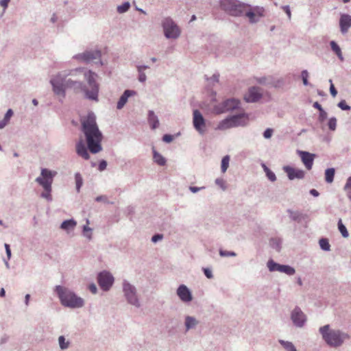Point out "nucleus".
I'll return each mask as SVG.
<instances>
[{
	"instance_id": "1",
	"label": "nucleus",
	"mask_w": 351,
	"mask_h": 351,
	"mask_svg": "<svg viewBox=\"0 0 351 351\" xmlns=\"http://www.w3.org/2000/svg\"><path fill=\"white\" fill-rule=\"evenodd\" d=\"M97 77V75L95 73L89 72L88 79H85L88 88L82 82V80L77 81L66 80L65 81L60 75L58 77H51L50 84L53 93L61 98L65 97L66 89H71L75 93H84V97L87 99L98 101L99 85L96 81Z\"/></svg>"
},
{
	"instance_id": "2",
	"label": "nucleus",
	"mask_w": 351,
	"mask_h": 351,
	"mask_svg": "<svg viewBox=\"0 0 351 351\" xmlns=\"http://www.w3.org/2000/svg\"><path fill=\"white\" fill-rule=\"evenodd\" d=\"M82 131L84 133L88 150L92 154H97L102 149L101 143L103 134L96 122V116L93 112L81 119Z\"/></svg>"
},
{
	"instance_id": "3",
	"label": "nucleus",
	"mask_w": 351,
	"mask_h": 351,
	"mask_svg": "<svg viewBox=\"0 0 351 351\" xmlns=\"http://www.w3.org/2000/svg\"><path fill=\"white\" fill-rule=\"evenodd\" d=\"M55 292L62 306L70 308H80L84 306V300L67 287L56 285Z\"/></svg>"
},
{
	"instance_id": "4",
	"label": "nucleus",
	"mask_w": 351,
	"mask_h": 351,
	"mask_svg": "<svg viewBox=\"0 0 351 351\" xmlns=\"http://www.w3.org/2000/svg\"><path fill=\"white\" fill-rule=\"evenodd\" d=\"M319 332L326 343L332 348L340 347L346 340L350 338L346 332L338 329H331L329 324L320 327Z\"/></svg>"
},
{
	"instance_id": "5",
	"label": "nucleus",
	"mask_w": 351,
	"mask_h": 351,
	"mask_svg": "<svg viewBox=\"0 0 351 351\" xmlns=\"http://www.w3.org/2000/svg\"><path fill=\"white\" fill-rule=\"evenodd\" d=\"M57 174L56 171H51L47 168H42L40 172V176L36 178L35 181L40 185L44 192L40 194L41 197L46 199L47 201L51 202L52 200L51 193V185L53 183V178Z\"/></svg>"
},
{
	"instance_id": "6",
	"label": "nucleus",
	"mask_w": 351,
	"mask_h": 351,
	"mask_svg": "<svg viewBox=\"0 0 351 351\" xmlns=\"http://www.w3.org/2000/svg\"><path fill=\"white\" fill-rule=\"evenodd\" d=\"M219 6L227 14L234 17L244 16L245 8L250 7L239 0H220Z\"/></svg>"
},
{
	"instance_id": "7",
	"label": "nucleus",
	"mask_w": 351,
	"mask_h": 351,
	"mask_svg": "<svg viewBox=\"0 0 351 351\" xmlns=\"http://www.w3.org/2000/svg\"><path fill=\"white\" fill-rule=\"evenodd\" d=\"M247 120L248 116L245 113L229 116L219 123L217 129L226 130L232 128L245 126L247 125Z\"/></svg>"
},
{
	"instance_id": "8",
	"label": "nucleus",
	"mask_w": 351,
	"mask_h": 351,
	"mask_svg": "<svg viewBox=\"0 0 351 351\" xmlns=\"http://www.w3.org/2000/svg\"><path fill=\"white\" fill-rule=\"evenodd\" d=\"M122 291L128 304L136 308L141 307V302L138 295L136 287L128 280L122 282Z\"/></svg>"
},
{
	"instance_id": "9",
	"label": "nucleus",
	"mask_w": 351,
	"mask_h": 351,
	"mask_svg": "<svg viewBox=\"0 0 351 351\" xmlns=\"http://www.w3.org/2000/svg\"><path fill=\"white\" fill-rule=\"evenodd\" d=\"M90 71H86V69L79 67L70 70H64L58 72L56 75H53L51 77H58L60 75L65 81L66 80H72L77 81L84 79H88V74Z\"/></svg>"
},
{
	"instance_id": "10",
	"label": "nucleus",
	"mask_w": 351,
	"mask_h": 351,
	"mask_svg": "<svg viewBox=\"0 0 351 351\" xmlns=\"http://www.w3.org/2000/svg\"><path fill=\"white\" fill-rule=\"evenodd\" d=\"M165 36L167 38L176 39L180 35V30L176 23L169 17L162 22Z\"/></svg>"
},
{
	"instance_id": "11",
	"label": "nucleus",
	"mask_w": 351,
	"mask_h": 351,
	"mask_svg": "<svg viewBox=\"0 0 351 351\" xmlns=\"http://www.w3.org/2000/svg\"><path fill=\"white\" fill-rule=\"evenodd\" d=\"M101 52L100 50L86 51L84 53L75 55L73 58L77 60L86 63L95 62L98 60L100 65L103 64L101 60Z\"/></svg>"
},
{
	"instance_id": "12",
	"label": "nucleus",
	"mask_w": 351,
	"mask_h": 351,
	"mask_svg": "<svg viewBox=\"0 0 351 351\" xmlns=\"http://www.w3.org/2000/svg\"><path fill=\"white\" fill-rule=\"evenodd\" d=\"M97 282L104 291H108L112 287L114 278L112 274L104 270L97 275Z\"/></svg>"
},
{
	"instance_id": "13",
	"label": "nucleus",
	"mask_w": 351,
	"mask_h": 351,
	"mask_svg": "<svg viewBox=\"0 0 351 351\" xmlns=\"http://www.w3.org/2000/svg\"><path fill=\"white\" fill-rule=\"evenodd\" d=\"M239 100L234 98H230L223 101L221 104L215 106L214 110L216 113L221 114L237 109L239 107Z\"/></svg>"
},
{
	"instance_id": "14",
	"label": "nucleus",
	"mask_w": 351,
	"mask_h": 351,
	"mask_svg": "<svg viewBox=\"0 0 351 351\" xmlns=\"http://www.w3.org/2000/svg\"><path fill=\"white\" fill-rule=\"evenodd\" d=\"M267 266L270 271H280L289 276H292L295 273V269L287 265H280L270 259L267 263Z\"/></svg>"
},
{
	"instance_id": "15",
	"label": "nucleus",
	"mask_w": 351,
	"mask_h": 351,
	"mask_svg": "<svg viewBox=\"0 0 351 351\" xmlns=\"http://www.w3.org/2000/svg\"><path fill=\"white\" fill-rule=\"evenodd\" d=\"M193 124L194 128L201 135L206 132V120L199 110H194L193 112Z\"/></svg>"
},
{
	"instance_id": "16",
	"label": "nucleus",
	"mask_w": 351,
	"mask_h": 351,
	"mask_svg": "<svg viewBox=\"0 0 351 351\" xmlns=\"http://www.w3.org/2000/svg\"><path fill=\"white\" fill-rule=\"evenodd\" d=\"M291 319L295 326L302 328L306 322V316L300 307L295 306L291 313Z\"/></svg>"
},
{
	"instance_id": "17",
	"label": "nucleus",
	"mask_w": 351,
	"mask_h": 351,
	"mask_svg": "<svg viewBox=\"0 0 351 351\" xmlns=\"http://www.w3.org/2000/svg\"><path fill=\"white\" fill-rule=\"evenodd\" d=\"M282 169L287 173V177L290 180H293L295 179H303L305 176L304 170L295 169L291 166H284Z\"/></svg>"
},
{
	"instance_id": "18",
	"label": "nucleus",
	"mask_w": 351,
	"mask_h": 351,
	"mask_svg": "<svg viewBox=\"0 0 351 351\" xmlns=\"http://www.w3.org/2000/svg\"><path fill=\"white\" fill-rule=\"evenodd\" d=\"M176 293L183 302H190L193 300L192 293L185 285H180L177 289Z\"/></svg>"
},
{
	"instance_id": "19",
	"label": "nucleus",
	"mask_w": 351,
	"mask_h": 351,
	"mask_svg": "<svg viewBox=\"0 0 351 351\" xmlns=\"http://www.w3.org/2000/svg\"><path fill=\"white\" fill-rule=\"evenodd\" d=\"M261 88L257 86H252L249 88L247 93L244 96V99L248 103H254L258 101L262 97Z\"/></svg>"
},
{
	"instance_id": "20",
	"label": "nucleus",
	"mask_w": 351,
	"mask_h": 351,
	"mask_svg": "<svg viewBox=\"0 0 351 351\" xmlns=\"http://www.w3.org/2000/svg\"><path fill=\"white\" fill-rule=\"evenodd\" d=\"M298 154L300 156L302 162L304 165L305 167L308 170H311L313 165V161L315 155L306 151L300 150H298Z\"/></svg>"
},
{
	"instance_id": "21",
	"label": "nucleus",
	"mask_w": 351,
	"mask_h": 351,
	"mask_svg": "<svg viewBox=\"0 0 351 351\" xmlns=\"http://www.w3.org/2000/svg\"><path fill=\"white\" fill-rule=\"evenodd\" d=\"M339 26L342 34L348 32L351 27V16L348 14H342L339 19Z\"/></svg>"
},
{
	"instance_id": "22",
	"label": "nucleus",
	"mask_w": 351,
	"mask_h": 351,
	"mask_svg": "<svg viewBox=\"0 0 351 351\" xmlns=\"http://www.w3.org/2000/svg\"><path fill=\"white\" fill-rule=\"evenodd\" d=\"M134 95H136V92L134 90H128V89L125 90L123 92V93L121 95V96L120 97V98L117 102V108L119 110L122 109L124 107V106L125 105V104L127 103L128 98L130 96H132Z\"/></svg>"
},
{
	"instance_id": "23",
	"label": "nucleus",
	"mask_w": 351,
	"mask_h": 351,
	"mask_svg": "<svg viewBox=\"0 0 351 351\" xmlns=\"http://www.w3.org/2000/svg\"><path fill=\"white\" fill-rule=\"evenodd\" d=\"M287 213L289 214V218L295 222L300 223L303 220L308 218L306 214H304L298 210H293L291 209H287Z\"/></svg>"
},
{
	"instance_id": "24",
	"label": "nucleus",
	"mask_w": 351,
	"mask_h": 351,
	"mask_svg": "<svg viewBox=\"0 0 351 351\" xmlns=\"http://www.w3.org/2000/svg\"><path fill=\"white\" fill-rule=\"evenodd\" d=\"M76 152L80 156L82 157L85 160H88L90 158L87 148L86 147L85 144L82 139L80 140L76 144Z\"/></svg>"
},
{
	"instance_id": "25",
	"label": "nucleus",
	"mask_w": 351,
	"mask_h": 351,
	"mask_svg": "<svg viewBox=\"0 0 351 351\" xmlns=\"http://www.w3.org/2000/svg\"><path fill=\"white\" fill-rule=\"evenodd\" d=\"M147 121L152 130H156L159 127L160 123L158 117L153 110L148 111Z\"/></svg>"
},
{
	"instance_id": "26",
	"label": "nucleus",
	"mask_w": 351,
	"mask_h": 351,
	"mask_svg": "<svg viewBox=\"0 0 351 351\" xmlns=\"http://www.w3.org/2000/svg\"><path fill=\"white\" fill-rule=\"evenodd\" d=\"M198 320L193 316L186 315L184 319V326L186 332L194 329L198 325Z\"/></svg>"
},
{
	"instance_id": "27",
	"label": "nucleus",
	"mask_w": 351,
	"mask_h": 351,
	"mask_svg": "<svg viewBox=\"0 0 351 351\" xmlns=\"http://www.w3.org/2000/svg\"><path fill=\"white\" fill-rule=\"evenodd\" d=\"M76 225L77 222L74 219H67L62 221L60 228L69 232L70 230H73Z\"/></svg>"
},
{
	"instance_id": "28",
	"label": "nucleus",
	"mask_w": 351,
	"mask_h": 351,
	"mask_svg": "<svg viewBox=\"0 0 351 351\" xmlns=\"http://www.w3.org/2000/svg\"><path fill=\"white\" fill-rule=\"evenodd\" d=\"M149 66L147 65H136V69L138 71V80L144 83L147 80V76L144 72L145 69H149Z\"/></svg>"
},
{
	"instance_id": "29",
	"label": "nucleus",
	"mask_w": 351,
	"mask_h": 351,
	"mask_svg": "<svg viewBox=\"0 0 351 351\" xmlns=\"http://www.w3.org/2000/svg\"><path fill=\"white\" fill-rule=\"evenodd\" d=\"M330 46L331 47L332 51L337 55L338 58L341 61H343V57L342 55L341 49L339 45L334 40L330 42Z\"/></svg>"
},
{
	"instance_id": "30",
	"label": "nucleus",
	"mask_w": 351,
	"mask_h": 351,
	"mask_svg": "<svg viewBox=\"0 0 351 351\" xmlns=\"http://www.w3.org/2000/svg\"><path fill=\"white\" fill-rule=\"evenodd\" d=\"M153 159L154 161L160 166H164L167 162L165 158L154 149H153Z\"/></svg>"
},
{
	"instance_id": "31",
	"label": "nucleus",
	"mask_w": 351,
	"mask_h": 351,
	"mask_svg": "<svg viewBox=\"0 0 351 351\" xmlns=\"http://www.w3.org/2000/svg\"><path fill=\"white\" fill-rule=\"evenodd\" d=\"M278 343L286 351H298L294 344L291 341L279 339Z\"/></svg>"
},
{
	"instance_id": "32",
	"label": "nucleus",
	"mask_w": 351,
	"mask_h": 351,
	"mask_svg": "<svg viewBox=\"0 0 351 351\" xmlns=\"http://www.w3.org/2000/svg\"><path fill=\"white\" fill-rule=\"evenodd\" d=\"M244 15L249 18L251 23H256L259 21V17L256 16L255 13L248 8H245Z\"/></svg>"
},
{
	"instance_id": "33",
	"label": "nucleus",
	"mask_w": 351,
	"mask_h": 351,
	"mask_svg": "<svg viewBox=\"0 0 351 351\" xmlns=\"http://www.w3.org/2000/svg\"><path fill=\"white\" fill-rule=\"evenodd\" d=\"M335 174V168H328L325 170V180L327 183H332Z\"/></svg>"
},
{
	"instance_id": "34",
	"label": "nucleus",
	"mask_w": 351,
	"mask_h": 351,
	"mask_svg": "<svg viewBox=\"0 0 351 351\" xmlns=\"http://www.w3.org/2000/svg\"><path fill=\"white\" fill-rule=\"evenodd\" d=\"M319 245L320 248L326 252H328L330 250V244L329 243V241L326 238H322L319 240Z\"/></svg>"
},
{
	"instance_id": "35",
	"label": "nucleus",
	"mask_w": 351,
	"mask_h": 351,
	"mask_svg": "<svg viewBox=\"0 0 351 351\" xmlns=\"http://www.w3.org/2000/svg\"><path fill=\"white\" fill-rule=\"evenodd\" d=\"M281 240L277 238H272L270 239L269 244L273 249L277 252H280L281 249Z\"/></svg>"
},
{
	"instance_id": "36",
	"label": "nucleus",
	"mask_w": 351,
	"mask_h": 351,
	"mask_svg": "<svg viewBox=\"0 0 351 351\" xmlns=\"http://www.w3.org/2000/svg\"><path fill=\"white\" fill-rule=\"evenodd\" d=\"M75 180L76 184V191L77 193H79L83 184V178L80 173H76L75 174Z\"/></svg>"
},
{
	"instance_id": "37",
	"label": "nucleus",
	"mask_w": 351,
	"mask_h": 351,
	"mask_svg": "<svg viewBox=\"0 0 351 351\" xmlns=\"http://www.w3.org/2000/svg\"><path fill=\"white\" fill-rule=\"evenodd\" d=\"M229 162H230V156L228 155H226L223 157L221 160V169L223 173H225L228 167H229Z\"/></svg>"
},
{
	"instance_id": "38",
	"label": "nucleus",
	"mask_w": 351,
	"mask_h": 351,
	"mask_svg": "<svg viewBox=\"0 0 351 351\" xmlns=\"http://www.w3.org/2000/svg\"><path fill=\"white\" fill-rule=\"evenodd\" d=\"M130 8V3L129 2H124L120 5L117 6V10L119 14H123L128 11Z\"/></svg>"
},
{
	"instance_id": "39",
	"label": "nucleus",
	"mask_w": 351,
	"mask_h": 351,
	"mask_svg": "<svg viewBox=\"0 0 351 351\" xmlns=\"http://www.w3.org/2000/svg\"><path fill=\"white\" fill-rule=\"evenodd\" d=\"M338 229L344 238L348 237V232L346 227L343 224L341 219L338 221Z\"/></svg>"
},
{
	"instance_id": "40",
	"label": "nucleus",
	"mask_w": 351,
	"mask_h": 351,
	"mask_svg": "<svg viewBox=\"0 0 351 351\" xmlns=\"http://www.w3.org/2000/svg\"><path fill=\"white\" fill-rule=\"evenodd\" d=\"M58 343L61 350H66L68 348L69 346V342L66 341V339L64 336H60L58 337Z\"/></svg>"
},
{
	"instance_id": "41",
	"label": "nucleus",
	"mask_w": 351,
	"mask_h": 351,
	"mask_svg": "<svg viewBox=\"0 0 351 351\" xmlns=\"http://www.w3.org/2000/svg\"><path fill=\"white\" fill-rule=\"evenodd\" d=\"M219 254L221 257H228V256L234 257L237 256V254L233 251H227V250H224L222 249L219 250Z\"/></svg>"
},
{
	"instance_id": "42",
	"label": "nucleus",
	"mask_w": 351,
	"mask_h": 351,
	"mask_svg": "<svg viewBox=\"0 0 351 351\" xmlns=\"http://www.w3.org/2000/svg\"><path fill=\"white\" fill-rule=\"evenodd\" d=\"M328 128L332 130L335 131L336 130L337 126V119L335 117H331L329 119L328 122Z\"/></svg>"
},
{
	"instance_id": "43",
	"label": "nucleus",
	"mask_w": 351,
	"mask_h": 351,
	"mask_svg": "<svg viewBox=\"0 0 351 351\" xmlns=\"http://www.w3.org/2000/svg\"><path fill=\"white\" fill-rule=\"evenodd\" d=\"M301 77H302V82H303V84L304 86H308L309 85V82L308 81V72L307 71V70H303L301 73Z\"/></svg>"
},
{
	"instance_id": "44",
	"label": "nucleus",
	"mask_w": 351,
	"mask_h": 351,
	"mask_svg": "<svg viewBox=\"0 0 351 351\" xmlns=\"http://www.w3.org/2000/svg\"><path fill=\"white\" fill-rule=\"evenodd\" d=\"M337 106L342 110H349L351 107L348 105L345 100H341L337 104Z\"/></svg>"
},
{
	"instance_id": "45",
	"label": "nucleus",
	"mask_w": 351,
	"mask_h": 351,
	"mask_svg": "<svg viewBox=\"0 0 351 351\" xmlns=\"http://www.w3.org/2000/svg\"><path fill=\"white\" fill-rule=\"evenodd\" d=\"M91 232L92 229L89 228L88 226L85 225L83 226V233L84 237H86L88 239L91 238Z\"/></svg>"
},
{
	"instance_id": "46",
	"label": "nucleus",
	"mask_w": 351,
	"mask_h": 351,
	"mask_svg": "<svg viewBox=\"0 0 351 351\" xmlns=\"http://www.w3.org/2000/svg\"><path fill=\"white\" fill-rule=\"evenodd\" d=\"M267 178L271 181V182H275L276 180V174L271 171L270 169L268 170L267 172H265Z\"/></svg>"
},
{
	"instance_id": "47",
	"label": "nucleus",
	"mask_w": 351,
	"mask_h": 351,
	"mask_svg": "<svg viewBox=\"0 0 351 351\" xmlns=\"http://www.w3.org/2000/svg\"><path fill=\"white\" fill-rule=\"evenodd\" d=\"M273 132H274L273 129L267 128L264 131V132L263 134V137L266 139L270 138L273 134Z\"/></svg>"
},
{
	"instance_id": "48",
	"label": "nucleus",
	"mask_w": 351,
	"mask_h": 351,
	"mask_svg": "<svg viewBox=\"0 0 351 351\" xmlns=\"http://www.w3.org/2000/svg\"><path fill=\"white\" fill-rule=\"evenodd\" d=\"M14 112L12 109H8L4 115L3 120L9 123L10 118L12 117Z\"/></svg>"
},
{
	"instance_id": "49",
	"label": "nucleus",
	"mask_w": 351,
	"mask_h": 351,
	"mask_svg": "<svg viewBox=\"0 0 351 351\" xmlns=\"http://www.w3.org/2000/svg\"><path fill=\"white\" fill-rule=\"evenodd\" d=\"M319 112V114L318 119L320 122H323L327 118L328 114L324 109H322V110H320Z\"/></svg>"
},
{
	"instance_id": "50",
	"label": "nucleus",
	"mask_w": 351,
	"mask_h": 351,
	"mask_svg": "<svg viewBox=\"0 0 351 351\" xmlns=\"http://www.w3.org/2000/svg\"><path fill=\"white\" fill-rule=\"evenodd\" d=\"M215 184L218 185L219 187H221L223 190H226V186L225 185V182L221 178H217L215 180Z\"/></svg>"
},
{
	"instance_id": "51",
	"label": "nucleus",
	"mask_w": 351,
	"mask_h": 351,
	"mask_svg": "<svg viewBox=\"0 0 351 351\" xmlns=\"http://www.w3.org/2000/svg\"><path fill=\"white\" fill-rule=\"evenodd\" d=\"M107 167V162L105 160H101L99 161V165H98V169L100 171H103L106 169Z\"/></svg>"
},
{
	"instance_id": "52",
	"label": "nucleus",
	"mask_w": 351,
	"mask_h": 351,
	"mask_svg": "<svg viewBox=\"0 0 351 351\" xmlns=\"http://www.w3.org/2000/svg\"><path fill=\"white\" fill-rule=\"evenodd\" d=\"M203 271L207 278L212 279L213 278V272L209 268H203Z\"/></svg>"
},
{
	"instance_id": "53",
	"label": "nucleus",
	"mask_w": 351,
	"mask_h": 351,
	"mask_svg": "<svg viewBox=\"0 0 351 351\" xmlns=\"http://www.w3.org/2000/svg\"><path fill=\"white\" fill-rule=\"evenodd\" d=\"M173 140V136L171 134H165L162 136V141L165 143H169Z\"/></svg>"
},
{
	"instance_id": "54",
	"label": "nucleus",
	"mask_w": 351,
	"mask_h": 351,
	"mask_svg": "<svg viewBox=\"0 0 351 351\" xmlns=\"http://www.w3.org/2000/svg\"><path fill=\"white\" fill-rule=\"evenodd\" d=\"M163 238V236L162 234H155L154 236H152V241L153 243H156L158 242V241H160L162 240Z\"/></svg>"
},
{
	"instance_id": "55",
	"label": "nucleus",
	"mask_w": 351,
	"mask_h": 351,
	"mask_svg": "<svg viewBox=\"0 0 351 351\" xmlns=\"http://www.w3.org/2000/svg\"><path fill=\"white\" fill-rule=\"evenodd\" d=\"M219 79V74L218 73H214L210 78L206 77V80H210L213 82H218Z\"/></svg>"
},
{
	"instance_id": "56",
	"label": "nucleus",
	"mask_w": 351,
	"mask_h": 351,
	"mask_svg": "<svg viewBox=\"0 0 351 351\" xmlns=\"http://www.w3.org/2000/svg\"><path fill=\"white\" fill-rule=\"evenodd\" d=\"M4 247H5V253H6V255H7V257H8V260H10V258H11V256H12L10 245L8 244V243H5L4 244Z\"/></svg>"
},
{
	"instance_id": "57",
	"label": "nucleus",
	"mask_w": 351,
	"mask_h": 351,
	"mask_svg": "<svg viewBox=\"0 0 351 351\" xmlns=\"http://www.w3.org/2000/svg\"><path fill=\"white\" fill-rule=\"evenodd\" d=\"M95 201L96 202H103L104 203H109V202L108 201V197L106 195H99V196H97L96 198H95Z\"/></svg>"
},
{
	"instance_id": "58",
	"label": "nucleus",
	"mask_w": 351,
	"mask_h": 351,
	"mask_svg": "<svg viewBox=\"0 0 351 351\" xmlns=\"http://www.w3.org/2000/svg\"><path fill=\"white\" fill-rule=\"evenodd\" d=\"M282 9L286 12L288 19L290 20L291 18V12L289 5H283L282 6Z\"/></svg>"
},
{
	"instance_id": "59",
	"label": "nucleus",
	"mask_w": 351,
	"mask_h": 351,
	"mask_svg": "<svg viewBox=\"0 0 351 351\" xmlns=\"http://www.w3.org/2000/svg\"><path fill=\"white\" fill-rule=\"evenodd\" d=\"M344 191L351 190V176H350L347 180L346 183L343 187Z\"/></svg>"
},
{
	"instance_id": "60",
	"label": "nucleus",
	"mask_w": 351,
	"mask_h": 351,
	"mask_svg": "<svg viewBox=\"0 0 351 351\" xmlns=\"http://www.w3.org/2000/svg\"><path fill=\"white\" fill-rule=\"evenodd\" d=\"M88 289L93 294H96L97 293V286L94 283L89 285Z\"/></svg>"
},
{
	"instance_id": "61",
	"label": "nucleus",
	"mask_w": 351,
	"mask_h": 351,
	"mask_svg": "<svg viewBox=\"0 0 351 351\" xmlns=\"http://www.w3.org/2000/svg\"><path fill=\"white\" fill-rule=\"evenodd\" d=\"M330 93L333 97H335L337 95V90L335 88L334 84H331L330 86Z\"/></svg>"
},
{
	"instance_id": "62",
	"label": "nucleus",
	"mask_w": 351,
	"mask_h": 351,
	"mask_svg": "<svg viewBox=\"0 0 351 351\" xmlns=\"http://www.w3.org/2000/svg\"><path fill=\"white\" fill-rule=\"evenodd\" d=\"M9 336L7 335H4L0 337V343L4 344L8 341Z\"/></svg>"
},
{
	"instance_id": "63",
	"label": "nucleus",
	"mask_w": 351,
	"mask_h": 351,
	"mask_svg": "<svg viewBox=\"0 0 351 351\" xmlns=\"http://www.w3.org/2000/svg\"><path fill=\"white\" fill-rule=\"evenodd\" d=\"M203 189H204V187H197V186H190L189 187V190L193 193H197L198 191H199L200 190H202Z\"/></svg>"
},
{
	"instance_id": "64",
	"label": "nucleus",
	"mask_w": 351,
	"mask_h": 351,
	"mask_svg": "<svg viewBox=\"0 0 351 351\" xmlns=\"http://www.w3.org/2000/svg\"><path fill=\"white\" fill-rule=\"evenodd\" d=\"M126 212L128 215H133L134 213V208L133 206H128L126 209Z\"/></svg>"
}]
</instances>
